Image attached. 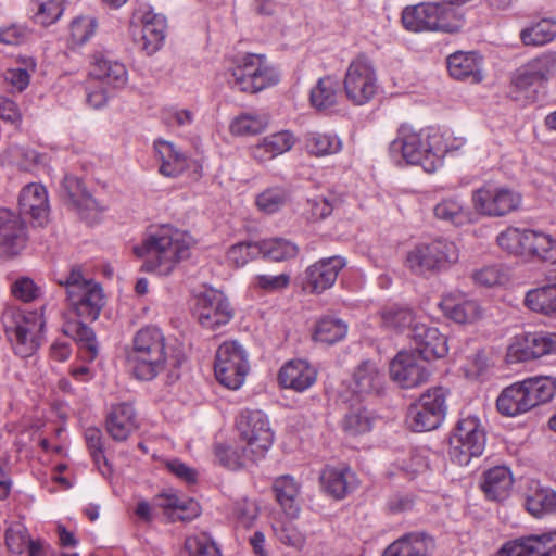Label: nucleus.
<instances>
[{"mask_svg":"<svg viewBox=\"0 0 556 556\" xmlns=\"http://www.w3.org/2000/svg\"><path fill=\"white\" fill-rule=\"evenodd\" d=\"M26 241V225L21 214L0 208V252L7 256L16 255L24 249Z\"/></svg>","mask_w":556,"mask_h":556,"instance_id":"obj_19","label":"nucleus"},{"mask_svg":"<svg viewBox=\"0 0 556 556\" xmlns=\"http://www.w3.org/2000/svg\"><path fill=\"white\" fill-rule=\"evenodd\" d=\"M304 148L314 156H326L342 150L341 139L332 132L308 131L304 136Z\"/></svg>","mask_w":556,"mask_h":556,"instance_id":"obj_44","label":"nucleus"},{"mask_svg":"<svg viewBox=\"0 0 556 556\" xmlns=\"http://www.w3.org/2000/svg\"><path fill=\"white\" fill-rule=\"evenodd\" d=\"M340 99V84L331 76L318 79L312 88L309 101L313 108L318 111H327L336 106Z\"/></svg>","mask_w":556,"mask_h":556,"instance_id":"obj_42","label":"nucleus"},{"mask_svg":"<svg viewBox=\"0 0 556 556\" xmlns=\"http://www.w3.org/2000/svg\"><path fill=\"white\" fill-rule=\"evenodd\" d=\"M526 508L534 517L556 513V492L532 481L526 495Z\"/></svg>","mask_w":556,"mask_h":556,"instance_id":"obj_37","label":"nucleus"},{"mask_svg":"<svg viewBox=\"0 0 556 556\" xmlns=\"http://www.w3.org/2000/svg\"><path fill=\"white\" fill-rule=\"evenodd\" d=\"M433 215L437 219L456 227L469 225L475 222V214L458 195L441 199L433 206Z\"/></svg>","mask_w":556,"mask_h":556,"instance_id":"obj_29","label":"nucleus"},{"mask_svg":"<svg viewBox=\"0 0 556 556\" xmlns=\"http://www.w3.org/2000/svg\"><path fill=\"white\" fill-rule=\"evenodd\" d=\"M317 380V370L304 359L286 363L278 372L279 386L295 392H304Z\"/></svg>","mask_w":556,"mask_h":556,"instance_id":"obj_24","label":"nucleus"},{"mask_svg":"<svg viewBox=\"0 0 556 556\" xmlns=\"http://www.w3.org/2000/svg\"><path fill=\"white\" fill-rule=\"evenodd\" d=\"M194 316L208 330H217L233 317L227 296L219 290L206 289L197 296Z\"/></svg>","mask_w":556,"mask_h":556,"instance_id":"obj_15","label":"nucleus"},{"mask_svg":"<svg viewBox=\"0 0 556 556\" xmlns=\"http://www.w3.org/2000/svg\"><path fill=\"white\" fill-rule=\"evenodd\" d=\"M355 392L358 394H380L384 386V375L372 361L362 362L354 371Z\"/></svg>","mask_w":556,"mask_h":556,"instance_id":"obj_35","label":"nucleus"},{"mask_svg":"<svg viewBox=\"0 0 556 556\" xmlns=\"http://www.w3.org/2000/svg\"><path fill=\"white\" fill-rule=\"evenodd\" d=\"M441 136L431 129L414 130L402 125L396 138L390 143L389 152L396 162L420 165L425 172L433 173L441 164L443 149Z\"/></svg>","mask_w":556,"mask_h":556,"instance_id":"obj_2","label":"nucleus"},{"mask_svg":"<svg viewBox=\"0 0 556 556\" xmlns=\"http://www.w3.org/2000/svg\"><path fill=\"white\" fill-rule=\"evenodd\" d=\"M248 355L237 341H227L216 351L214 370L217 380L231 390L239 389L249 371Z\"/></svg>","mask_w":556,"mask_h":556,"instance_id":"obj_10","label":"nucleus"},{"mask_svg":"<svg viewBox=\"0 0 556 556\" xmlns=\"http://www.w3.org/2000/svg\"><path fill=\"white\" fill-rule=\"evenodd\" d=\"M527 62L544 84L556 74V51L542 52Z\"/></svg>","mask_w":556,"mask_h":556,"instance_id":"obj_59","label":"nucleus"},{"mask_svg":"<svg viewBox=\"0 0 556 556\" xmlns=\"http://www.w3.org/2000/svg\"><path fill=\"white\" fill-rule=\"evenodd\" d=\"M65 10V0H34L30 3L31 18L41 26L55 23Z\"/></svg>","mask_w":556,"mask_h":556,"instance_id":"obj_49","label":"nucleus"},{"mask_svg":"<svg viewBox=\"0 0 556 556\" xmlns=\"http://www.w3.org/2000/svg\"><path fill=\"white\" fill-rule=\"evenodd\" d=\"M431 375L428 362L415 351H401L390 363V377L403 389H412L426 383Z\"/></svg>","mask_w":556,"mask_h":556,"instance_id":"obj_16","label":"nucleus"},{"mask_svg":"<svg viewBox=\"0 0 556 556\" xmlns=\"http://www.w3.org/2000/svg\"><path fill=\"white\" fill-rule=\"evenodd\" d=\"M372 421L374 419L367 409L353 408L344 416L342 428L350 435H358L370 431Z\"/></svg>","mask_w":556,"mask_h":556,"instance_id":"obj_55","label":"nucleus"},{"mask_svg":"<svg viewBox=\"0 0 556 556\" xmlns=\"http://www.w3.org/2000/svg\"><path fill=\"white\" fill-rule=\"evenodd\" d=\"M279 71L264 54H247L231 70L227 77L229 87L236 91L254 94L277 85Z\"/></svg>","mask_w":556,"mask_h":556,"instance_id":"obj_5","label":"nucleus"},{"mask_svg":"<svg viewBox=\"0 0 556 556\" xmlns=\"http://www.w3.org/2000/svg\"><path fill=\"white\" fill-rule=\"evenodd\" d=\"M187 237L180 230L162 225L152 227L134 253L142 258L141 270L161 276L169 275L175 266L189 256Z\"/></svg>","mask_w":556,"mask_h":556,"instance_id":"obj_1","label":"nucleus"},{"mask_svg":"<svg viewBox=\"0 0 556 556\" xmlns=\"http://www.w3.org/2000/svg\"><path fill=\"white\" fill-rule=\"evenodd\" d=\"M236 425L252 457L263 458L274 442V432L265 414L261 410H243Z\"/></svg>","mask_w":556,"mask_h":556,"instance_id":"obj_14","label":"nucleus"},{"mask_svg":"<svg viewBox=\"0 0 556 556\" xmlns=\"http://www.w3.org/2000/svg\"><path fill=\"white\" fill-rule=\"evenodd\" d=\"M294 143L295 138L292 132L288 130L275 132L253 147V156L261 162L271 160L291 150Z\"/></svg>","mask_w":556,"mask_h":556,"instance_id":"obj_40","label":"nucleus"},{"mask_svg":"<svg viewBox=\"0 0 556 556\" xmlns=\"http://www.w3.org/2000/svg\"><path fill=\"white\" fill-rule=\"evenodd\" d=\"M11 290L12 294L23 302L35 301L42 294L41 288L28 277H21L16 279L12 285Z\"/></svg>","mask_w":556,"mask_h":556,"instance_id":"obj_62","label":"nucleus"},{"mask_svg":"<svg viewBox=\"0 0 556 556\" xmlns=\"http://www.w3.org/2000/svg\"><path fill=\"white\" fill-rule=\"evenodd\" d=\"M1 321L16 355L27 357L36 352L41 343L45 327L40 312L8 307L2 314Z\"/></svg>","mask_w":556,"mask_h":556,"instance_id":"obj_4","label":"nucleus"},{"mask_svg":"<svg viewBox=\"0 0 556 556\" xmlns=\"http://www.w3.org/2000/svg\"><path fill=\"white\" fill-rule=\"evenodd\" d=\"M155 152L161 161L159 172L166 177H177L187 165L186 157L180 153L170 141L156 140L154 142Z\"/></svg>","mask_w":556,"mask_h":556,"instance_id":"obj_41","label":"nucleus"},{"mask_svg":"<svg viewBox=\"0 0 556 556\" xmlns=\"http://www.w3.org/2000/svg\"><path fill=\"white\" fill-rule=\"evenodd\" d=\"M346 332L348 326L343 320L327 316L317 323L314 339L327 344H333L342 340Z\"/></svg>","mask_w":556,"mask_h":556,"instance_id":"obj_51","label":"nucleus"},{"mask_svg":"<svg viewBox=\"0 0 556 556\" xmlns=\"http://www.w3.org/2000/svg\"><path fill=\"white\" fill-rule=\"evenodd\" d=\"M258 255V242H239L228 250L227 260L235 266L242 267Z\"/></svg>","mask_w":556,"mask_h":556,"instance_id":"obj_60","label":"nucleus"},{"mask_svg":"<svg viewBox=\"0 0 556 556\" xmlns=\"http://www.w3.org/2000/svg\"><path fill=\"white\" fill-rule=\"evenodd\" d=\"M105 427L115 441H125L138 428L136 412L130 403L113 405L108 413Z\"/></svg>","mask_w":556,"mask_h":556,"instance_id":"obj_25","label":"nucleus"},{"mask_svg":"<svg viewBox=\"0 0 556 556\" xmlns=\"http://www.w3.org/2000/svg\"><path fill=\"white\" fill-rule=\"evenodd\" d=\"M36 62L33 58L24 61V67L8 71L7 80L18 91H23L29 84L30 72H35Z\"/></svg>","mask_w":556,"mask_h":556,"instance_id":"obj_64","label":"nucleus"},{"mask_svg":"<svg viewBox=\"0 0 556 556\" xmlns=\"http://www.w3.org/2000/svg\"><path fill=\"white\" fill-rule=\"evenodd\" d=\"M20 214L28 216L38 226H42L49 216V200L41 184L26 185L18 195Z\"/></svg>","mask_w":556,"mask_h":556,"instance_id":"obj_23","label":"nucleus"},{"mask_svg":"<svg viewBox=\"0 0 556 556\" xmlns=\"http://www.w3.org/2000/svg\"><path fill=\"white\" fill-rule=\"evenodd\" d=\"M475 211L486 217H503L519 208L521 195L507 187L485 184L471 195Z\"/></svg>","mask_w":556,"mask_h":556,"instance_id":"obj_13","label":"nucleus"},{"mask_svg":"<svg viewBox=\"0 0 556 556\" xmlns=\"http://www.w3.org/2000/svg\"><path fill=\"white\" fill-rule=\"evenodd\" d=\"M185 548L190 556H222L215 542L204 532L188 536Z\"/></svg>","mask_w":556,"mask_h":556,"instance_id":"obj_57","label":"nucleus"},{"mask_svg":"<svg viewBox=\"0 0 556 556\" xmlns=\"http://www.w3.org/2000/svg\"><path fill=\"white\" fill-rule=\"evenodd\" d=\"M459 258V250L453 241L437 239L412 250L406 257L407 267L418 276H428L450 268Z\"/></svg>","mask_w":556,"mask_h":556,"instance_id":"obj_7","label":"nucleus"},{"mask_svg":"<svg viewBox=\"0 0 556 556\" xmlns=\"http://www.w3.org/2000/svg\"><path fill=\"white\" fill-rule=\"evenodd\" d=\"M547 354H556L555 332H525L515 337L508 348V357L514 362H527Z\"/></svg>","mask_w":556,"mask_h":556,"instance_id":"obj_17","label":"nucleus"},{"mask_svg":"<svg viewBox=\"0 0 556 556\" xmlns=\"http://www.w3.org/2000/svg\"><path fill=\"white\" fill-rule=\"evenodd\" d=\"M522 382L531 399L532 407L551 401L556 393V378L551 376L531 377Z\"/></svg>","mask_w":556,"mask_h":556,"instance_id":"obj_47","label":"nucleus"},{"mask_svg":"<svg viewBox=\"0 0 556 556\" xmlns=\"http://www.w3.org/2000/svg\"><path fill=\"white\" fill-rule=\"evenodd\" d=\"M402 24L410 31L456 33L463 20L456 10L444 3H419L406 7L402 12Z\"/></svg>","mask_w":556,"mask_h":556,"instance_id":"obj_6","label":"nucleus"},{"mask_svg":"<svg viewBox=\"0 0 556 556\" xmlns=\"http://www.w3.org/2000/svg\"><path fill=\"white\" fill-rule=\"evenodd\" d=\"M525 228L508 227L498 233L496 242L498 247L509 254L519 255Z\"/></svg>","mask_w":556,"mask_h":556,"instance_id":"obj_61","label":"nucleus"},{"mask_svg":"<svg viewBox=\"0 0 556 556\" xmlns=\"http://www.w3.org/2000/svg\"><path fill=\"white\" fill-rule=\"evenodd\" d=\"M555 37L556 21L551 18H543L520 31V39L525 46H543Z\"/></svg>","mask_w":556,"mask_h":556,"instance_id":"obj_48","label":"nucleus"},{"mask_svg":"<svg viewBox=\"0 0 556 556\" xmlns=\"http://www.w3.org/2000/svg\"><path fill=\"white\" fill-rule=\"evenodd\" d=\"M343 87L346 98L355 105L368 103L378 89V78L372 63L364 55L354 59L348 66Z\"/></svg>","mask_w":556,"mask_h":556,"instance_id":"obj_11","label":"nucleus"},{"mask_svg":"<svg viewBox=\"0 0 556 556\" xmlns=\"http://www.w3.org/2000/svg\"><path fill=\"white\" fill-rule=\"evenodd\" d=\"M166 18L162 14L148 11L142 16V48L147 54L155 53L163 45Z\"/></svg>","mask_w":556,"mask_h":556,"instance_id":"obj_38","label":"nucleus"},{"mask_svg":"<svg viewBox=\"0 0 556 556\" xmlns=\"http://www.w3.org/2000/svg\"><path fill=\"white\" fill-rule=\"evenodd\" d=\"M486 433L480 420L475 416L460 418L448 438V456L459 466H466L471 458L482 455L485 448Z\"/></svg>","mask_w":556,"mask_h":556,"instance_id":"obj_8","label":"nucleus"},{"mask_svg":"<svg viewBox=\"0 0 556 556\" xmlns=\"http://www.w3.org/2000/svg\"><path fill=\"white\" fill-rule=\"evenodd\" d=\"M89 75L115 89L124 88L128 81L126 66L102 53L93 55Z\"/></svg>","mask_w":556,"mask_h":556,"instance_id":"obj_27","label":"nucleus"},{"mask_svg":"<svg viewBox=\"0 0 556 556\" xmlns=\"http://www.w3.org/2000/svg\"><path fill=\"white\" fill-rule=\"evenodd\" d=\"M105 305L103 289L92 278H86L80 269L72 268V309L78 317L94 321Z\"/></svg>","mask_w":556,"mask_h":556,"instance_id":"obj_12","label":"nucleus"},{"mask_svg":"<svg viewBox=\"0 0 556 556\" xmlns=\"http://www.w3.org/2000/svg\"><path fill=\"white\" fill-rule=\"evenodd\" d=\"M523 303L535 313L556 316V283L529 290Z\"/></svg>","mask_w":556,"mask_h":556,"instance_id":"obj_45","label":"nucleus"},{"mask_svg":"<svg viewBox=\"0 0 556 556\" xmlns=\"http://www.w3.org/2000/svg\"><path fill=\"white\" fill-rule=\"evenodd\" d=\"M232 514L243 527H250L258 516V507L254 501L242 497L233 503Z\"/></svg>","mask_w":556,"mask_h":556,"instance_id":"obj_63","label":"nucleus"},{"mask_svg":"<svg viewBox=\"0 0 556 556\" xmlns=\"http://www.w3.org/2000/svg\"><path fill=\"white\" fill-rule=\"evenodd\" d=\"M126 361L132 375L142 381H151L165 370L168 362L166 338L155 326L139 329L127 351Z\"/></svg>","mask_w":556,"mask_h":556,"instance_id":"obj_3","label":"nucleus"},{"mask_svg":"<svg viewBox=\"0 0 556 556\" xmlns=\"http://www.w3.org/2000/svg\"><path fill=\"white\" fill-rule=\"evenodd\" d=\"M273 490L285 514L291 519L296 518L300 513L298 502L300 484L296 480L289 475L278 477L274 481Z\"/></svg>","mask_w":556,"mask_h":556,"instance_id":"obj_36","label":"nucleus"},{"mask_svg":"<svg viewBox=\"0 0 556 556\" xmlns=\"http://www.w3.org/2000/svg\"><path fill=\"white\" fill-rule=\"evenodd\" d=\"M412 338L416 354L427 362L442 358L448 352L447 338L437 327L415 323L412 328Z\"/></svg>","mask_w":556,"mask_h":556,"instance_id":"obj_20","label":"nucleus"},{"mask_svg":"<svg viewBox=\"0 0 556 556\" xmlns=\"http://www.w3.org/2000/svg\"><path fill=\"white\" fill-rule=\"evenodd\" d=\"M153 503L165 510L180 513L178 517L182 520H190L199 515V504L194 500L173 491L156 495Z\"/></svg>","mask_w":556,"mask_h":556,"instance_id":"obj_43","label":"nucleus"},{"mask_svg":"<svg viewBox=\"0 0 556 556\" xmlns=\"http://www.w3.org/2000/svg\"><path fill=\"white\" fill-rule=\"evenodd\" d=\"M447 391L441 387L428 389L407 412V425L415 432L431 431L443 422L447 406Z\"/></svg>","mask_w":556,"mask_h":556,"instance_id":"obj_9","label":"nucleus"},{"mask_svg":"<svg viewBox=\"0 0 556 556\" xmlns=\"http://www.w3.org/2000/svg\"><path fill=\"white\" fill-rule=\"evenodd\" d=\"M320 484L325 493L342 500L357 486V479L349 467L328 466L320 473Z\"/></svg>","mask_w":556,"mask_h":556,"instance_id":"obj_26","label":"nucleus"},{"mask_svg":"<svg viewBox=\"0 0 556 556\" xmlns=\"http://www.w3.org/2000/svg\"><path fill=\"white\" fill-rule=\"evenodd\" d=\"M433 548V540L426 533H408L390 544L382 556H428Z\"/></svg>","mask_w":556,"mask_h":556,"instance_id":"obj_31","label":"nucleus"},{"mask_svg":"<svg viewBox=\"0 0 556 556\" xmlns=\"http://www.w3.org/2000/svg\"><path fill=\"white\" fill-rule=\"evenodd\" d=\"M481 67L482 58L477 52L457 51L447 58L448 73L455 79L479 83L483 78Z\"/></svg>","mask_w":556,"mask_h":556,"instance_id":"obj_30","label":"nucleus"},{"mask_svg":"<svg viewBox=\"0 0 556 556\" xmlns=\"http://www.w3.org/2000/svg\"><path fill=\"white\" fill-rule=\"evenodd\" d=\"M215 456L218 463L231 470H237L245 465V460L256 462L258 458H253L249 452L248 446L237 447L225 444L215 445Z\"/></svg>","mask_w":556,"mask_h":556,"instance_id":"obj_50","label":"nucleus"},{"mask_svg":"<svg viewBox=\"0 0 556 556\" xmlns=\"http://www.w3.org/2000/svg\"><path fill=\"white\" fill-rule=\"evenodd\" d=\"M75 341L78 345V356L85 362H92L98 355L96 333L92 328L79 321L76 328Z\"/></svg>","mask_w":556,"mask_h":556,"instance_id":"obj_54","label":"nucleus"},{"mask_svg":"<svg viewBox=\"0 0 556 556\" xmlns=\"http://www.w3.org/2000/svg\"><path fill=\"white\" fill-rule=\"evenodd\" d=\"M267 117L258 114H242L235 118L230 125L232 134L238 136L256 135L264 130Z\"/></svg>","mask_w":556,"mask_h":556,"instance_id":"obj_56","label":"nucleus"},{"mask_svg":"<svg viewBox=\"0 0 556 556\" xmlns=\"http://www.w3.org/2000/svg\"><path fill=\"white\" fill-rule=\"evenodd\" d=\"M495 556H556V531L508 541Z\"/></svg>","mask_w":556,"mask_h":556,"instance_id":"obj_18","label":"nucleus"},{"mask_svg":"<svg viewBox=\"0 0 556 556\" xmlns=\"http://www.w3.org/2000/svg\"><path fill=\"white\" fill-rule=\"evenodd\" d=\"M260 255L273 262H285L294 258L299 247L285 238H269L258 242Z\"/></svg>","mask_w":556,"mask_h":556,"instance_id":"obj_46","label":"nucleus"},{"mask_svg":"<svg viewBox=\"0 0 556 556\" xmlns=\"http://www.w3.org/2000/svg\"><path fill=\"white\" fill-rule=\"evenodd\" d=\"M381 319L384 327L401 332L413 326L415 314L410 307L392 305L381 312Z\"/></svg>","mask_w":556,"mask_h":556,"instance_id":"obj_53","label":"nucleus"},{"mask_svg":"<svg viewBox=\"0 0 556 556\" xmlns=\"http://www.w3.org/2000/svg\"><path fill=\"white\" fill-rule=\"evenodd\" d=\"M519 256L556 263V240L542 231L525 228Z\"/></svg>","mask_w":556,"mask_h":556,"instance_id":"obj_28","label":"nucleus"},{"mask_svg":"<svg viewBox=\"0 0 556 556\" xmlns=\"http://www.w3.org/2000/svg\"><path fill=\"white\" fill-rule=\"evenodd\" d=\"M498 412L508 417L517 416L532 409V402L523 382L505 388L496 401Z\"/></svg>","mask_w":556,"mask_h":556,"instance_id":"obj_32","label":"nucleus"},{"mask_svg":"<svg viewBox=\"0 0 556 556\" xmlns=\"http://www.w3.org/2000/svg\"><path fill=\"white\" fill-rule=\"evenodd\" d=\"M72 206L75 207L81 220L88 225H94L102 218L105 207L102 206L86 189L81 179L72 181Z\"/></svg>","mask_w":556,"mask_h":556,"instance_id":"obj_33","label":"nucleus"},{"mask_svg":"<svg viewBox=\"0 0 556 556\" xmlns=\"http://www.w3.org/2000/svg\"><path fill=\"white\" fill-rule=\"evenodd\" d=\"M443 315L456 324H471L481 316L479 303L463 292H450L439 304Z\"/></svg>","mask_w":556,"mask_h":556,"instance_id":"obj_22","label":"nucleus"},{"mask_svg":"<svg viewBox=\"0 0 556 556\" xmlns=\"http://www.w3.org/2000/svg\"><path fill=\"white\" fill-rule=\"evenodd\" d=\"M289 191L281 186H273L257 194L255 203L257 208L265 214L278 212L289 200Z\"/></svg>","mask_w":556,"mask_h":556,"instance_id":"obj_52","label":"nucleus"},{"mask_svg":"<svg viewBox=\"0 0 556 556\" xmlns=\"http://www.w3.org/2000/svg\"><path fill=\"white\" fill-rule=\"evenodd\" d=\"M98 21L93 15L77 16L72 21V43L84 45L94 36Z\"/></svg>","mask_w":556,"mask_h":556,"instance_id":"obj_58","label":"nucleus"},{"mask_svg":"<svg viewBox=\"0 0 556 556\" xmlns=\"http://www.w3.org/2000/svg\"><path fill=\"white\" fill-rule=\"evenodd\" d=\"M345 265V260L340 256L319 260L305 271V289L312 293H321L334 285L340 270Z\"/></svg>","mask_w":556,"mask_h":556,"instance_id":"obj_21","label":"nucleus"},{"mask_svg":"<svg viewBox=\"0 0 556 556\" xmlns=\"http://www.w3.org/2000/svg\"><path fill=\"white\" fill-rule=\"evenodd\" d=\"M513 476L508 467L496 466L483 473L481 489L485 496L492 501L505 500L513 486Z\"/></svg>","mask_w":556,"mask_h":556,"instance_id":"obj_34","label":"nucleus"},{"mask_svg":"<svg viewBox=\"0 0 556 556\" xmlns=\"http://www.w3.org/2000/svg\"><path fill=\"white\" fill-rule=\"evenodd\" d=\"M543 86L545 84L541 80L540 75L532 70L528 62L519 66L510 78V93L516 100L533 99L538 88Z\"/></svg>","mask_w":556,"mask_h":556,"instance_id":"obj_39","label":"nucleus"}]
</instances>
